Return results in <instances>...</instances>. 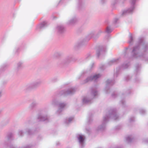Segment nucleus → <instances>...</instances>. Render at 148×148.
Returning a JSON list of instances; mask_svg holds the SVG:
<instances>
[{
	"mask_svg": "<svg viewBox=\"0 0 148 148\" xmlns=\"http://www.w3.org/2000/svg\"><path fill=\"white\" fill-rule=\"evenodd\" d=\"M75 91L73 88H71L66 90H63L61 91L59 94L60 95H67L73 94Z\"/></svg>",
	"mask_w": 148,
	"mask_h": 148,
	"instance_id": "nucleus-5",
	"label": "nucleus"
},
{
	"mask_svg": "<svg viewBox=\"0 0 148 148\" xmlns=\"http://www.w3.org/2000/svg\"><path fill=\"white\" fill-rule=\"evenodd\" d=\"M37 104V103L35 102H33L29 106V107L31 108H32L33 107L35 106Z\"/></svg>",
	"mask_w": 148,
	"mask_h": 148,
	"instance_id": "nucleus-19",
	"label": "nucleus"
},
{
	"mask_svg": "<svg viewBox=\"0 0 148 148\" xmlns=\"http://www.w3.org/2000/svg\"><path fill=\"white\" fill-rule=\"evenodd\" d=\"M132 40H133L132 37V35H130V40H129V43H131L132 42Z\"/></svg>",
	"mask_w": 148,
	"mask_h": 148,
	"instance_id": "nucleus-25",
	"label": "nucleus"
},
{
	"mask_svg": "<svg viewBox=\"0 0 148 148\" xmlns=\"http://www.w3.org/2000/svg\"><path fill=\"white\" fill-rule=\"evenodd\" d=\"M30 130L28 129L27 130H26V131L28 133H29L30 132Z\"/></svg>",
	"mask_w": 148,
	"mask_h": 148,
	"instance_id": "nucleus-32",
	"label": "nucleus"
},
{
	"mask_svg": "<svg viewBox=\"0 0 148 148\" xmlns=\"http://www.w3.org/2000/svg\"><path fill=\"white\" fill-rule=\"evenodd\" d=\"M125 68H127V67H125Z\"/></svg>",
	"mask_w": 148,
	"mask_h": 148,
	"instance_id": "nucleus-36",
	"label": "nucleus"
},
{
	"mask_svg": "<svg viewBox=\"0 0 148 148\" xmlns=\"http://www.w3.org/2000/svg\"><path fill=\"white\" fill-rule=\"evenodd\" d=\"M115 61L114 60H111L109 62V64L110 65H111Z\"/></svg>",
	"mask_w": 148,
	"mask_h": 148,
	"instance_id": "nucleus-28",
	"label": "nucleus"
},
{
	"mask_svg": "<svg viewBox=\"0 0 148 148\" xmlns=\"http://www.w3.org/2000/svg\"><path fill=\"white\" fill-rule=\"evenodd\" d=\"M143 141L144 142H148V139L145 138L143 140Z\"/></svg>",
	"mask_w": 148,
	"mask_h": 148,
	"instance_id": "nucleus-29",
	"label": "nucleus"
},
{
	"mask_svg": "<svg viewBox=\"0 0 148 148\" xmlns=\"http://www.w3.org/2000/svg\"><path fill=\"white\" fill-rule=\"evenodd\" d=\"M47 23L46 22H44L42 23L41 24L38 25L37 27V29H38L39 28H42L45 26L46 25Z\"/></svg>",
	"mask_w": 148,
	"mask_h": 148,
	"instance_id": "nucleus-15",
	"label": "nucleus"
},
{
	"mask_svg": "<svg viewBox=\"0 0 148 148\" xmlns=\"http://www.w3.org/2000/svg\"><path fill=\"white\" fill-rule=\"evenodd\" d=\"M77 137L81 146L82 147H83L84 145L85 136L82 134H79L77 135Z\"/></svg>",
	"mask_w": 148,
	"mask_h": 148,
	"instance_id": "nucleus-6",
	"label": "nucleus"
},
{
	"mask_svg": "<svg viewBox=\"0 0 148 148\" xmlns=\"http://www.w3.org/2000/svg\"><path fill=\"white\" fill-rule=\"evenodd\" d=\"M134 8V7L133 5L129 9L123 10L122 11V14L124 15L128 13H132L133 12Z\"/></svg>",
	"mask_w": 148,
	"mask_h": 148,
	"instance_id": "nucleus-10",
	"label": "nucleus"
},
{
	"mask_svg": "<svg viewBox=\"0 0 148 148\" xmlns=\"http://www.w3.org/2000/svg\"><path fill=\"white\" fill-rule=\"evenodd\" d=\"M23 61H19L16 64V67L15 69V71L18 72L21 70L23 68Z\"/></svg>",
	"mask_w": 148,
	"mask_h": 148,
	"instance_id": "nucleus-9",
	"label": "nucleus"
},
{
	"mask_svg": "<svg viewBox=\"0 0 148 148\" xmlns=\"http://www.w3.org/2000/svg\"><path fill=\"white\" fill-rule=\"evenodd\" d=\"M135 138V136L134 135H131L127 136L125 139L127 142L130 143L133 141Z\"/></svg>",
	"mask_w": 148,
	"mask_h": 148,
	"instance_id": "nucleus-12",
	"label": "nucleus"
},
{
	"mask_svg": "<svg viewBox=\"0 0 148 148\" xmlns=\"http://www.w3.org/2000/svg\"><path fill=\"white\" fill-rule=\"evenodd\" d=\"M63 110V109L59 108L57 110L56 114L57 115H59L61 114Z\"/></svg>",
	"mask_w": 148,
	"mask_h": 148,
	"instance_id": "nucleus-18",
	"label": "nucleus"
},
{
	"mask_svg": "<svg viewBox=\"0 0 148 148\" xmlns=\"http://www.w3.org/2000/svg\"><path fill=\"white\" fill-rule=\"evenodd\" d=\"M107 89H108V88H106V89H105V90H107Z\"/></svg>",
	"mask_w": 148,
	"mask_h": 148,
	"instance_id": "nucleus-35",
	"label": "nucleus"
},
{
	"mask_svg": "<svg viewBox=\"0 0 148 148\" xmlns=\"http://www.w3.org/2000/svg\"><path fill=\"white\" fill-rule=\"evenodd\" d=\"M136 0H132V4H134Z\"/></svg>",
	"mask_w": 148,
	"mask_h": 148,
	"instance_id": "nucleus-30",
	"label": "nucleus"
},
{
	"mask_svg": "<svg viewBox=\"0 0 148 148\" xmlns=\"http://www.w3.org/2000/svg\"><path fill=\"white\" fill-rule=\"evenodd\" d=\"M121 103L123 105H124L125 104V101L124 100H122L121 101Z\"/></svg>",
	"mask_w": 148,
	"mask_h": 148,
	"instance_id": "nucleus-26",
	"label": "nucleus"
},
{
	"mask_svg": "<svg viewBox=\"0 0 148 148\" xmlns=\"http://www.w3.org/2000/svg\"><path fill=\"white\" fill-rule=\"evenodd\" d=\"M73 119V117H70L66 118L64 121V123L67 124H68L71 123Z\"/></svg>",
	"mask_w": 148,
	"mask_h": 148,
	"instance_id": "nucleus-14",
	"label": "nucleus"
},
{
	"mask_svg": "<svg viewBox=\"0 0 148 148\" xmlns=\"http://www.w3.org/2000/svg\"><path fill=\"white\" fill-rule=\"evenodd\" d=\"M2 95V91L1 90L0 91V97Z\"/></svg>",
	"mask_w": 148,
	"mask_h": 148,
	"instance_id": "nucleus-31",
	"label": "nucleus"
},
{
	"mask_svg": "<svg viewBox=\"0 0 148 148\" xmlns=\"http://www.w3.org/2000/svg\"><path fill=\"white\" fill-rule=\"evenodd\" d=\"M112 31V29L109 27H108L106 29V31L107 33H110Z\"/></svg>",
	"mask_w": 148,
	"mask_h": 148,
	"instance_id": "nucleus-21",
	"label": "nucleus"
},
{
	"mask_svg": "<svg viewBox=\"0 0 148 148\" xmlns=\"http://www.w3.org/2000/svg\"><path fill=\"white\" fill-rule=\"evenodd\" d=\"M106 82L107 84H110V85H112V84H113L114 83L113 81L112 80H110V79L106 81Z\"/></svg>",
	"mask_w": 148,
	"mask_h": 148,
	"instance_id": "nucleus-20",
	"label": "nucleus"
},
{
	"mask_svg": "<svg viewBox=\"0 0 148 148\" xmlns=\"http://www.w3.org/2000/svg\"><path fill=\"white\" fill-rule=\"evenodd\" d=\"M82 45V43H81L80 42L78 43V45L80 46Z\"/></svg>",
	"mask_w": 148,
	"mask_h": 148,
	"instance_id": "nucleus-33",
	"label": "nucleus"
},
{
	"mask_svg": "<svg viewBox=\"0 0 148 148\" xmlns=\"http://www.w3.org/2000/svg\"><path fill=\"white\" fill-rule=\"evenodd\" d=\"M84 4V3L81 1H79L78 3V5L80 7H81L83 6Z\"/></svg>",
	"mask_w": 148,
	"mask_h": 148,
	"instance_id": "nucleus-23",
	"label": "nucleus"
},
{
	"mask_svg": "<svg viewBox=\"0 0 148 148\" xmlns=\"http://www.w3.org/2000/svg\"><path fill=\"white\" fill-rule=\"evenodd\" d=\"M41 84L40 81H37L28 84L27 88L29 89H34L38 87Z\"/></svg>",
	"mask_w": 148,
	"mask_h": 148,
	"instance_id": "nucleus-7",
	"label": "nucleus"
},
{
	"mask_svg": "<svg viewBox=\"0 0 148 148\" xmlns=\"http://www.w3.org/2000/svg\"><path fill=\"white\" fill-rule=\"evenodd\" d=\"M23 130H19L18 132V134L20 136H22L23 135Z\"/></svg>",
	"mask_w": 148,
	"mask_h": 148,
	"instance_id": "nucleus-22",
	"label": "nucleus"
},
{
	"mask_svg": "<svg viewBox=\"0 0 148 148\" xmlns=\"http://www.w3.org/2000/svg\"><path fill=\"white\" fill-rule=\"evenodd\" d=\"M64 30V27L62 25H58L56 28V32L59 33H62Z\"/></svg>",
	"mask_w": 148,
	"mask_h": 148,
	"instance_id": "nucleus-13",
	"label": "nucleus"
},
{
	"mask_svg": "<svg viewBox=\"0 0 148 148\" xmlns=\"http://www.w3.org/2000/svg\"><path fill=\"white\" fill-rule=\"evenodd\" d=\"M51 104L53 106L56 105L58 104V101L56 99H53L51 102Z\"/></svg>",
	"mask_w": 148,
	"mask_h": 148,
	"instance_id": "nucleus-16",
	"label": "nucleus"
},
{
	"mask_svg": "<svg viewBox=\"0 0 148 148\" xmlns=\"http://www.w3.org/2000/svg\"><path fill=\"white\" fill-rule=\"evenodd\" d=\"M118 117L119 116L115 110L110 111L108 114L103 117L101 124L96 128V130L98 132H101L104 130L106 128V124L109 119L116 120Z\"/></svg>",
	"mask_w": 148,
	"mask_h": 148,
	"instance_id": "nucleus-1",
	"label": "nucleus"
},
{
	"mask_svg": "<svg viewBox=\"0 0 148 148\" xmlns=\"http://www.w3.org/2000/svg\"><path fill=\"white\" fill-rule=\"evenodd\" d=\"M48 116L46 115L40 114L38 115V119L40 121H44L48 119Z\"/></svg>",
	"mask_w": 148,
	"mask_h": 148,
	"instance_id": "nucleus-11",
	"label": "nucleus"
},
{
	"mask_svg": "<svg viewBox=\"0 0 148 148\" xmlns=\"http://www.w3.org/2000/svg\"><path fill=\"white\" fill-rule=\"evenodd\" d=\"M148 50V45L145 44L143 45H140V46L135 47H134L132 54L134 57L137 58L138 57L145 58V54L144 53H141L139 52V51L141 52H146Z\"/></svg>",
	"mask_w": 148,
	"mask_h": 148,
	"instance_id": "nucleus-2",
	"label": "nucleus"
},
{
	"mask_svg": "<svg viewBox=\"0 0 148 148\" xmlns=\"http://www.w3.org/2000/svg\"><path fill=\"white\" fill-rule=\"evenodd\" d=\"M140 111L141 114H143L146 111L144 109H140Z\"/></svg>",
	"mask_w": 148,
	"mask_h": 148,
	"instance_id": "nucleus-24",
	"label": "nucleus"
},
{
	"mask_svg": "<svg viewBox=\"0 0 148 148\" xmlns=\"http://www.w3.org/2000/svg\"><path fill=\"white\" fill-rule=\"evenodd\" d=\"M102 53V51L101 50L100 51H97V56L98 57H99V53Z\"/></svg>",
	"mask_w": 148,
	"mask_h": 148,
	"instance_id": "nucleus-27",
	"label": "nucleus"
},
{
	"mask_svg": "<svg viewBox=\"0 0 148 148\" xmlns=\"http://www.w3.org/2000/svg\"><path fill=\"white\" fill-rule=\"evenodd\" d=\"M145 60H146V61H147V60H147V59H146H146H145Z\"/></svg>",
	"mask_w": 148,
	"mask_h": 148,
	"instance_id": "nucleus-34",
	"label": "nucleus"
},
{
	"mask_svg": "<svg viewBox=\"0 0 148 148\" xmlns=\"http://www.w3.org/2000/svg\"><path fill=\"white\" fill-rule=\"evenodd\" d=\"M101 75V74L99 73L95 74L92 75L88 77L85 80L84 83H87L92 80H96L100 78Z\"/></svg>",
	"mask_w": 148,
	"mask_h": 148,
	"instance_id": "nucleus-4",
	"label": "nucleus"
},
{
	"mask_svg": "<svg viewBox=\"0 0 148 148\" xmlns=\"http://www.w3.org/2000/svg\"><path fill=\"white\" fill-rule=\"evenodd\" d=\"M77 19L76 17H73L69 20L66 22V24L71 26L73 25L77 22Z\"/></svg>",
	"mask_w": 148,
	"mask_h": 148,
	"instance_id": "nucleus-8",
	"label": "nucleus"
},
{
	"mask_svg": "<svg viewBox=\"0 0 148 148\" xmlns=\"http://www.w3.org/2000/svg\"><path fill=\"white\" fill-rule=\"evenodd\" d=\"M66 106V104L64 103H60L58 104L59 108L62 109L65 107Z\"/></svg>",
	"mask_w": 148,
	"mask_h": 148,
	"instance_id": "nucleus-17",
	"label": "nucleus"
},
{
	"mask_svg": "<svg viewBox=\"0 0 148 148\" xmlns=\"http://www.w3.org/2000/svg\"><path fill=\"white\" fill-rule=\"evenodd\" d=\"M98 92L95 89H92L90 93L83 97L82 101L84 103L88 104L91 103V100L97 95Z\"/></svg>",
	"mask_w": 148,
	"mask_h": 148,
	"instance_id": "nucleus-3",
	"label": "nucleus"
}]
</instances>
